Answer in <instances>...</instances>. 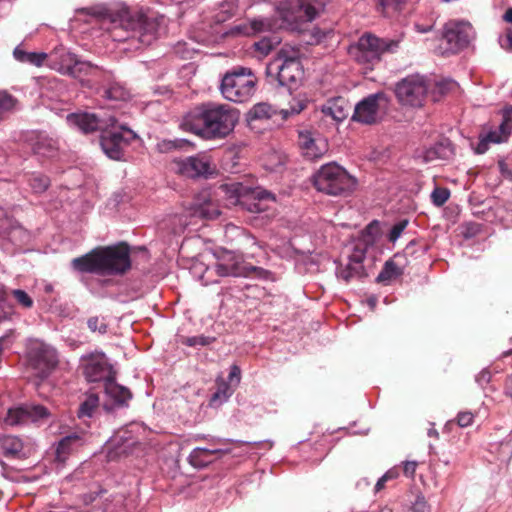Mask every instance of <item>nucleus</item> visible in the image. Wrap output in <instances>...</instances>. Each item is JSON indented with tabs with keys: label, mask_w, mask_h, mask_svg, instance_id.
<instances>
[{
	"label": "nucleus",
	"mask_w": 512,
	"mask_h": 512,
	"mask_svg": "<svg viewBox=\"0 0 512 512\" xmlns=\"http://www.w3.org/2000/svg\"><path fill=\"white\" fill-rule=\"evenodd\" d=\"M238 119L237 110L229 105L208 102L189 111L181 127L204 139H222L233 131Z\"/></svg>",
	"instance_id": "1"
},
{
	"label": "nucleus",
	"mask_w": 512,
	"mask_h": 512,
	"mask_svg": "<svg viewBox=\"0 0 512 512\" xmlns=\"http://www.w3.org/2000/svg\"><path fill=\"white\" fill-rule=\"evenodd\" d=\"M327 0H285L278 7L280 23L270 18L253 19L250 22L252 33L274 31L285 28L301 31L302 25L312 22L325 8Z\"/></svg>",
	"instance_id": "2"
},
{
	"label": "nucleus",
	"mask_w": 512,
	"mask_h": 512,
	"mask_svg": "<svg viewBox=\"0 0 512 512\" xmlns=\"http://www.w3.org/2000/svg\"><path fill=\"white\" fill-rule=\"evenodd\" d=\"M71 265L81 273L123 275L131 268L130 249L126 243L96 247L89 253L74 258Z\"/></svg>",
	"instance_id": "3"
},
{
	"label": "nucleus",
	"mask_w": 512,
	"mask_h": 512,
	"mask_svg": "<svg viewBox=\"0 0 512 512\" xmlns=\"http://www.w3.org/2000/svg\"><path fill=\"white\" fill-rule=\"evenodd\" d=\"M301 52L293 47H282L267 65V75L275 77L278 84L289 92L300 85L304 70L300 61Z\"/></svg>",
	"instance_id": "4"
},
{
	"label": "nucleus",
	"mask_w": 512,
	"mask_h": 512,
	"mask_svg": "<svg viewBox=\"0 0 512 512\" xmlns=\"http://www.w3.org/2000/svg\"><path fill=\"white\" fill-rule=\"evenodd\" d=\"M317 191L329 196L346 197L356 188L357 180L337 162H327L313 175Z\"/></svg>",
	"instance_id": "5"
},
{
	"label": "nucleus",
	"mask_w": 512,
	"mask_h": 512,
	"mask_svg": "<svg viewBox=\"0 0 512 512\" xmlns=\"http://www.w3.org/2000/svg\"><path fill=\"white\" fill-rule=\"evenodd\" d=\"M400 39L379 38L372 34L362 35L349 49L350 55L363 66L365 73L379 64L386 52L394 53L399 48Z\"/></svg>",
	"instance_id": "6"
},
{
	"label": "nucleus",
	"mask_w": 512,
	"mask_h": 512,
	"mask_svg": "<svg viewBox=\"0 0 512 512\" xmlns=\"http://www.w3.org/2000/svg\"><path fill=\"white\" fill-rule=\"evenodd\" d=\"M256 85L257 77L253 71L250 68L238 66L223 76L220 91L225 99L244 103L253 97Z\"/></svg>",
	"instance_id": "7"
},
{
	"label": "nucleus",
	"mask_w": 512,
	"mask_h": 512,
	"mask_svg": "<svg viewBox=\"0 0 512 512\" xmlns=\"http://www.w3.org/2000/svg\"><path fill=\"white\" fill-rule=\"evenodd\" d=\"M476 33L472 25L465 21H450L445 24L441 44V55L456 54L470 46Z\"/></svg>",
	"instance_id": "8"
},
{
	"label": "nucleus",
	"mask_w": 512,
	"mask_h": 512,
	"mask_svg": "<svg viewBox=\"0 0 512 512\" xmlns=\"http://www.w3.org/2000/svg\"><path fill=\"white\" fill-rule=\"evenodd\" d=\"M27 362L34 374L43 379L57 366V353L52 347L36 341L28 348Z\"/></svg>",
	"instance_id": "9"
},
{
	"label": "nucleus",
	"mask_w": 512,
	"mask_h": 512,
	"mask_svg": "<svg viewBox=\"0 0 512 512\" xmlns=\"http://www.w3.org/2000/svg\"><path fill=\"white\" fill-rule=\"evenodd\" d=\"M428 86L424 77L410 75L396 84L395 94L403 105L420 107L426 97Z\"/></svg>",
	"instance_id": "10"
},
{
	"label": "nucleus",
	"mask_w": 512,
	"mask_h": 512,
	"mask_svg": "<svg viewBox=\"0 0 512 512\" xmlns=\"http://www.w3.org/2000/svg\"><path fill=\"white\" fill-rule=\"evenodd\" d=\"M137 134L126 126L120 130L104 131L100 136V146L111 160H120L123 150L137 138Z\"/></svg>",
	"instance_id": "11"
},
{
	"label": "nucleus",
	"mask_w": 512,
	"mask_h": 512,
	"mask_svg": "<svg viewBox=\"0 0 512 512\" xmlns=\"http://www.w3.org/2000/svg\"><path fill=\"white\" fill-rule=\"evenodd\" d=\"M130 20H132V13L126 8L118 11L105 10L102 25L109 24L106 30L114 41L136 40V36H133V25H127Z\"/></svg>",
	"instance_id": "12"
},
{
	"label": "nucleus",
	"mask_w": 512,
	"mask_h": 512,
	"mask_svg": "<svg viewBox=\"0 0 512 512\" xmlns=\"http://www.w3.org/2000/svg\"><path fill=\"white\" fill-rule=\"evenodd\" d=\"M215 272L221 277H248L253 272H258L259 274L267 273V271L262 268L246 263L241 256L230 251H224L218 257Z\"/></svg>",
	"instance_id": "13"
},
{
	"label": "nucleus",
	"mask_w": 512,
	"mask_h": 512,
	"mask_svg": "<svg viewBox=\"0 0 512 512\" xmlns=\"http://www.w3.org/2000/svg\"><path fill=\"white\" fill-rule=\"evenodd\" d=\"M502 121L500 125L494 129L481 134L477 143L472 147L478 155L484 154L490 143L499 144L505 142L512 132V105H507L501 110Z\"/></svg>",
	"instance_id": "14"
},
{
	"label": "nucleus",
	"mask_w": 512,
	"mask_h": 512,
	"mask_svg": "<svg viewBox=\"0 0 512 512\" xmlns=\"http://www.w3.org/2000/svg\"><path fill=\"white\" fill-rule=\"evenodd\" d=\"M387 104L388 97L384 92L370 94L354 107L352 119L363 124H373L377 120L380 107Z\"/></svg>",
	"instance_id": "15"
},
{
	"label": "nucleus",
	"mask_w": 512,
	"mask_h": 512,
	"mask_svg": "<svg viewBox=\"0 0 512 512\" xmlns=\"http://www.w3.org/2000/svg\"><path fill=\"white\" fill-rule=\"evenodd\" d=\"M160 20L158 18H149L143 14H132V20L127 25H133V36L141 45H150L158 35L160 28Z\"/></svg>",
	"instance_id": "16"
},
{
	"label": "nucleus",
	"mask_w": 512,
	"mask_h": 512,
	"mask_svg": "<svg viewBox=\"0 0 512 512\" xmlns=\"http://www.w3.org/2000/svg\"><path fill=\"white\" fill-rule=\"evenodd\" d=\"M84 375L89 382H106L116 377V372L108 363L104 353L91 355L84 364Z\"/></svg>",
	"instance_id": "17"
},
{
	"label": "nucleus",
	"mask_w": 512,
	"mask_h": 512,
	"mask_svg": "<svg viewBox=\"0 0 512 512\" xmlns=\"http://www.w3.org/2000/svg\"><path fill=\"white\" fill-rule=\"evenodd\" d=\"M366 257V245H355L352 253L349 255L348 263L340 265L337 268L338 278L349 282L352 279H361L367 276L363 261Z\"/></svg>",
	"instance_id": "18"
},
{
	"label": "nucleus",
	"mask_w": 512,
	"mask_h": 512,
	"mask_svg": "<svg viewBox=\"0 0 512 512\" xmlns=\"http://www.w3.org/2000/svg\"><path fill=\"white\" fill-rule=\"evenodd\" d=\"M60 71L74 78L87 75L99 76L102 73L98 66L78 59L77 55L73 53H66L63 56Z\"/></svg>",
	"instance_id": "19"
},
{
	"label": "nucleus",
	"mask_w": 512,
	"mask_h": 512,
	"mask_svg": "<svg viewBox=\"0 0 512 512\" xmlns=\"http://www.w3.org/2000/svg\"><path fill=\"white\" fill-rule=\"evenodd\" d=\"M298 145L307 160L321 158L328 150L326 140L320 136H313L309 131L299 132Z\"/></svg>",
	"instance_id": "20"
},
{
	"label": "nucleus",
	"mask_w": 512,
	"mask_h": 512,
	"mask_svg": "<svg viewBox=\"0 0 512 512\" xmlns=\"http://www.w3.org/2000/svg\"><path fill=\"white\" fill-rule=\"evenodd\" d=\"M67 123L84 134L102 130L106 123L95 113L79 112L67 115Z\"/></svg>",
	"instance_id": "21"
},
{
	"label": "nucleus",
	"mask_w": 512,
	"mask_h": 512,
	"mask_svg": "<svg viewBox=\"0 0 512 512\" xmlns=\"http://www.w3.org/2000/svg\"><path fill=\"white\" fill-rule=\"evenodd\" d=\"M229 443H223L220 448H200L193 449L190 453L188 460L189 463L196 467L202 468L210 464L214 459L221 458L222 456L231 452V448L227 447Z\"/></svg>",
	"instance_id": "22"
},
{
	"label": "nucleus",
	"mask_w": 512,
	"mask_h": 512,
	"mask_svg": "<svg viewBox=\"0 0 512 512\" xmlns=\"http://www.w3.org/2000/svg\"><path fill=\"white\" fill-rule=\"evenodd\" d=\"M85 436L84 431H75L63 437L57 444L55 460L59 463H65L73 452L84 445Z\"/></svg>",
	"instance_id": "23"
},
{
	"label": "nucleus",
	"mask_w": 512,
	"mask_h": 512,
	"mask_svg": "<svg viewBox=\"0 0 512 512\" xmlns=\"http://www.w3.org/2000/svg\"><path fill=\"white\" fill-rule=\"evenodd\" d=\"M250 188L240 182L225 183L218 187L217 195L222 197L226 207L241 205Z\"/></svg>",
	"instance_id": "24"
},
{
	"label": "nucleus",
	"mask_w": 512,
	"mask_h": 512,
	"mask_svg": "<svg viewBox=\"0 0 512 512\" xmlns=\"http://www.w3.org/2000/svg\"><path fill=\"white\" fill-rule=\"evenodd\" d=\"M177 172L192 179H208L217 174V169L211 162H176Z\"/></svg>",
	"instance_id": "25"
},
{
	"label": "nucleus",
	"mask_w": 512,
	"mask_h": 512,
	"mask_svg": "<svg viewBox=\"0 0 512 512\" xmlns=\"http://www.w3.org/2000/svg\"><path fill=\"white\" fill-rule=\"evenodd\" d=\"M104 83L101 86L102 96L112 101H126L130 98L129 91L120 82L116 81L111 74L104 73Z\"/></svg>",
	"instance_id": "26"
},
{
	"label": "nucleus",
	"mask_w": 512,
	"mask_h": 512,
	"mask_svg": "<svg viewBox=\"0 0 512 512\" xmlns=\"http://www.w3.org/2000/svg\"><path fill=\"white\" fill-rule=\"evenodd\" d=\"M274 201V198L267 191L258 188H250L247 198L243 200L241 206L252 213H260L267 210L266 202Z\"/></svg>",
	"instance_id": "27"
},
{
	"label": "nucleus",
	"mask_w": 512,
	"mask_h": 512,
	"mask_svg": "<svg viewBox=\"0 0 512 512\" xmlns=\"http://www.w3.org/2000/svg\"><path fill=\"white\" fill-rule=\"evenodd\" d=\"M0 451L8 459H23L26 457L24 442L15 435L0 436Z\"/></svg>",
	"instance_id": "28"
},
{
	"label": "nucleus",
	"mask_w": 512,
	"mask_h": 512,
	"mask_svg": "<svg viewBox=\"0 0 512 512\" xmlns=\"http://www.w3.org/2000/svg\"><path fill=\"white\" fill-rule=\"evenodd\" d=\"M455 156L454 147L448 138H442L423 152L422 160H450Z\"/></svg>",
	"instance_id": "29"
},
{
	"label": "nucleus",
	"mask_w": 512,
	"mask_h": 512,
	"mask_svg": "<svg viewBox=\"0 0 512 512\" xmlns=\"http://www.w3.org/2000/svg\"><path fill=\"white\" fill-rule=\"evenodd\" d=\"M350 108V104L346 99L336 97L328 100L321 110L324 115L331 117L337 122H341L347 118Z\"/></svg>",
	"instance_id": "30"
},
{
	"label": "nucleus",
	"mask_w": 512,
	"mask_h": 512,
	"mask_svg": "<svg viewBox=\"0 0 512 512\" xmlns=\"http://www.w3.org/2000/svg\"><path fill=\"white\" fill-rule=\"evenodd\" d=\"M192 215L204 219H215L220 215V211L218 205L209 198V194L204 192L194 203Z\"/></svg>",
	"instance_id": "31"
},
{
	"label": "nucleus",
	"mask_w": 512,
	"mask_h": 512,
	"mask_svg": "<svg viewBox=\"0 0 512 512\" xmlns=\"http://www.w3.org/2000/svg\"><path fill=\"white\" fill-rule=\"evenodd\" d=\"M155 150L160 154L173 155L177 152L192 151L193 145L190 141L182 138L161 139L155 144Z\"/></svg>",
	"instance_id": "32"
},
{
	"label": "nucleus",
	"mask_w": 512,
	"mask_h": 512,
	"mask_svg": "<svg viewBox=\"0 0 512 512\" xmlns=\"http://www.w3.org/2000/svg\"><path fill=\"white\" fill-rule=\"evenodd\" d=\"M104 388L106 394L113 399L118 406H127L128 401L133 396L127 387L116 382V377L106 382Z\"/></svg>",
	"instance_id": "33"
},
{
	"label": "nucleus",
	"mask_w": 512,
	"mask_h": 512,
	"mask_svg": "<svg viewBox=\"0 0 512 512\" xmlns=\"http://www.w3.org/2000/svg\"><path fill=\"white\" fill-rule=\"evenodd\" d=\"M36 156L52 159L56 156L57 143L50 138H39L32 147Z\"/></svg>",
	"instance_id": "34"
},
{
	"label": "nucleus",
	"mask_w": 512,
	"mask_h": 512,
	"mask_svg": "<svg viewBox=\"0 0 512 512\" xmlns=\"http://www.w3.org/2000/svg\"><path fill=\"white\" fill-rule=\"evenodd\" d=\"M14 58L21 63H28L34 66H41L47 57L46 53L26 52L20 46L13 51Z\"/></svg>",
	"instance_id": "35"
},
{
	"label": "nucleus",
	"mask_w": 512,
	"mask_h": 512,
	"mask_svg": "<svg viewBox=\"0 0 512 512\" xmlns=\"http://www.w3.org/2000/svg\"><path fill=\"white\" fill-rule=\"evenodd\" d=\"M403 274L402 269L392 260L385 262L381 272L377 276L378 283L389 284Z\"/></svg>",
	"instance_id": "36"
},
{
	"label": "nucleus",
	"mask_w": 512,
	"mask_h": 512,
	"mask_svg": "<svg viewBox=\"0 0 512 512\" xmlns=\"http://www.w3.org/2000/svg\"><path fill=\"white\" fill-rule=\"evenodd\" d=\"M99 406V397L97 394L91 393L80 404L77 415L79 418L91 417Z\"/></svg>",
	"instance_id": "37"
},
{
	"label": "nucleus",
	"mask_w": 512,
	"mask_h": 512,
	"mask_svg": "<svg viewBox=\"0 0 512 512\" xmlns=\"http://www.w3.org/2000/svg\"><path fill=\"white\" fill-rule=\"evenodd\" d=\"M280 43L278 36L263 37L253 44V47L260 56H266L270 51Z\"/></svg>",
	"instance_id": "38"
},
{
	"label": "nucleus",
	"mask_w": 512,
	"mask_h": 512,
	"mask_svg": "<svg viewBox=\"0 0 512 512\" xmlns=\"http://www.w3.org/2000/svg\"><path fill=\"white\" fill-rule=\"evenodd\" d=\"M27 422V415L24 407H16L8 410L4 423L8 426L21 425Z\"/></svg>",
	"instance_id": "39"
},
{
	"label": "nucleus",
	"mask_w": 512,
	"mask_h": 512,
	"mask_svg": "<svg viewBox=\"0 0 512 512\" xmlns=\"http://www.w3.org/2000/svg\"><path fill=\"white\" fill-rule=\"evenodd\" d=\"M274 110L267 103H258L254 105L248 115L251 120L269 119L272 117Z\"/></svg>",
	"instance_id": "40"
},
{
	"label": "nucleus",
	"mask_w": 512,
	"mask_h": 512,
	"mask_svg": "<svg viewBox=\"0 0 512 512\" xmlns=\"http://www.w3.org/2000/svg\"><path fill=\"white\" fill-rule=\"evenodd\" d=\"M215 340H216L215 337H209V336H204V335L192 336V337H187V336L179 337V342L181 344L189 346V347H194L197 345L208 346L211 343H213Z\"/></svg>",
	"instance_id": "41"
},
{
	"label": "nucleus",
	"mask_w": 512,
	"mask_h": 512,
	"mask_svg": "<svg viewBox=\"0 0 512 512\" xmlns=\"http://www.w3.org/2000/svg\"><path fill=\"white\" fill-rule=\"evenodd\" d=\"M24 410L26 411L27 422H35L41 419H45L49 416V411L42 405L25 406Z\"/></svg>",
	"instance_id": "42"
},
{
	"label": "nucleus",
	"mask_w": 512,
	"mask_h": 512,
	"mask_svg": "<svg viewBox=\"0 0 512 512\" xmlns=\"http://www.w3.org/2000/svg\"><path fill=\"white\" fill-rule=\"evenodd\" d=\"M29 185L35 193H43L50 186V180L47 176L37 174L29 179Z\"/></svg>",
	"instance_id": "43"
},
{
	"label": "nucleus",
	"mask_w": 512,
	"mask_h": 512,
	"mask_svg": "<svg viewBox=\"0 0 512 512\" xmlns=\"http://www.w3.org/2000/svg\"><path fill=\"white\" fill-rule=\"evenodd\" d=\"M17 103V100L7 93L6 91H0V121L4 113L11 111Z\"/></svg>",
	"instance_id": "44"
},
{
	"label": "nucleus",
	"mask_w": 512,
	"mask_h": 512,
	"mask_svg": "<svg viewBox=\"0 0 512 512\" xmlns=\"http://www.w3.org/2000/svg\"><path fill=\"white\" fill-rule=\"evenodd\" d=\"M450 197V191L445 187H436L431 193L432 203L437 206H443Z\"/></svg>",
	"instance_id": "45"
},
{
	"label": "nucleus",
	"mask_w": 512,
	"mask_h": 512,
	"mask_svg": "<svg viewBox=\"0 0 512 512\" xmlns=\"http://www.w3.org/2000/svg\"><path fill=\"white\" fill-rule=\"evenodd\" d=\"M475 415L470 411L459 412L454 420H450L446 426L456 423L461 428H466L473 424Z\"/></svg>",
	"instance_id": "46"
},
{
	"label": "nucleus",
	"mask_w": 512,
	"mask_h": 512,
	"mask_svg": "<svg viewBox=\"0 0 512 512\" xmlns=\"http://www.w3.org/2000/svg\"><path fill=\"white\" fill-rule=\"evenodd\" d=\"M13 307L8 302V296L5 290L0 289V323L8 319L12 314Z\"/></svg>",
	"instance_id": "47"
},
{
	"label": "nucleus",
	"mask_w": 512,
	"mask_h": 512,
	"mask_svg": "<svg viewBox=\"0 0 512 512\" xmlns=\"http://www.w3.org/2000/svg\"><path fill=\"white\" fill-rule=\"evenodd\" d=\"M88 328L92 332L98 331L101 334H104L107 332V324L104 321V319H100L99 317H90L87 321Z\"/></svg>",
	"instance_id": "48"
},
{
	"label": "nucleus",
	"mask_w": 512,
	"mask_h": 512,
	"mask_svg": "<svg viewBox=\"0 0 512 512\" xmlns=\"http://www.w3.org/2000/svg\"><path fill=\"white\" fill-rule=\"evenodd\" d=\"M394 157L393 151L388 147L375 148L368 160H384Z\"/></svg>",
	"instance_id": "49"
},
{
	"label": "nucleus",
	"mask_w": 512,
	"mask_h": 512,
	"mask_svg": "<svg viewBox=\"0 0 512 512\" xmlns=\"http://www.w3.org/2000/svg\"><path fill=\"white\" fill-rule=\"evenodd\" d=\"M406 0H378L383 12L388 15L391 11H396Z\"/></svg>",
	"instance_id": "50"
},
{
	"label": "nucleus",
	"mask_w": 512,
	"mask_h": 512,
	"mask_svg": "<svg viewBox=\"0 0 512 512\" xmlns=\"http://www.w3.org/2000/svg\"><path fill=\"white\" fill-rule=\"evenodd\" d=\"M407 225H408V220H406V219L401 220L398 223H396L395 225H393V227L390 230L388 239L391 242H395L400 237V235L402 234L404 229L407 227Z\"/></svg>",
	"instance_id": "51"
},
{
	"label": "nucleus",
	"mask_w": 512,
	"mask_h": 512,
	"mask_svg": "<svg viewBox=\"0 0 512 512\" xmlns=\"http://www.w3.org/2000/svg\"><path fill=\"white\" fill-rule=\"evenodd\" d=\"M405 512H430V507L423 496H417L415 502Z\"/></svg>",
	"instance_id": "52"
},
{
	"label": "nucleus",
	"mask_w": 512,
	"mask_h": 512,
	"mask_svg": "<svg viewBox=\"0 0 512 512\" xmlns=\"http://www.w3.org/2000/svg\"><path fill=\"white\" fill-rule=\"evenodd\" d=\"M13 296L17 300L19 304H21L25 308H31L33 305L32 298L23 290L17 289L13 290Z\"/></svg>",
	"instance_id": "53"
},
{
	"label": "nucleus",
	"mask_w": 512,
	"mask_h": 512,
	"mask_svg": "<svg viewBox=\"0 0 512 512\" xmlns=\"http://www.w3.org/2000/svg\"><path fill=\"white\" fill-rule=\"evenodd\" d=\"M418 463L416 461H406L403 466V473L408 477H413Z\"/></svg>",
	"instance_id": "54"
},
{
	"label": "nucleus",
	"mask_w": 512,
	"mask_h": 512,
	"mask_svg": "<svg viewBox=\"0 0 512 512\" xmlns=\"http://www.w3.org/2000/svg\"><path fill=\"white\" fill-rule=\"evenodd\" d=\"M498 167H499L501 174L505 178L512 180V171L509 168L508 162H498Z\"/></svg>",
	"instance_id": "55"
},
{
	"label": "nucleus",
	"mask_w": 512,
	"mask_h": 512,
	"mask_svg": "<svg viewBox=\"0 0 512 512\" xmlns=\"http://www.w3.org/2000/svg\"><path fill=\"white\" fill-rule=\"evenodd\" d=\"M477 382L480 383V384H484V383H489L490 380H491V373L488 371V370H482L477 378H476Z\"/></svg>",
	"instance_id": "56"
},
{
	"label": "nucleus",
	"mask_w": 512,
	"mask_h": 512,
	"mask_svg": "<svg viewBox=\"0 0 512 512\" xmlns=\"http://www.w3.org/2000/svg\"><path fill=\"white\" fill-rule=\"evenodd\" d=\"M240 375H241L240 368L236 365H233L231 367V370L229 373V380L231 382H233L235 380L238 383L240 381Z\"/></svg>",
	"instance_id": "57"
},
{
	"label": "nucleus",
	"mask_w": 512,
	"mask_h": 512,
	"mask_svg": "<svg viewBox=\"0 0 512 512\" xmlns=\"http://www.w3.org/2000/svg\"><path fill=\"white\" fill-rule=\"evenodd\" d=\"M504 394L512 399V374L508 375L505 379Z\"/></svg>",
	"instance_id": "58"
},
{
	"label": "nucleus",
	"mask_w": 512,
	"mask_h": 512,
	"mask_svg": "<svg viewBox=\"0 0 512 512\" xmlns=\"http://www.w3.org/2000/svg\"><path fill=\"white\" fill-rule=\"evenodd\" d=\"M504 41L505 42H501V46L506 49L512 50V28L507 29Z\"/></svg>",
	"instance_id": "59"
},
{
	"label": "nucleus",
	"mask_w": 512,
	"mask_h": 512,
	"mask_svg": "<svg viewBox=\"0 0 512 512\" xmlns=\"http://www.w3.org/2000/svg\"><path fill=\"white\" fill-rule=\"evenodd\" d=\"M384 476L387 479V481H392L399 476V471L397 468H391L384 474Z\"/></svg>",
	"instance_id": "60"
},
{
	"label": "nucleus",
	"mask_w": 512,
	"mask_h": 512,
	"mask_svg": "<svg viewBox=\"0 0 512 512\" xmlns=\"http://www.w3.org/2000/svg\"><path fill=\"white\" fill-rule=\"evenodd\" d=\"M387 482H388L387 479L383 475L381 478L378 479L377 483L375 484L374 492L378 493L381 490H383L385 488Z\"/></svg>",
	"instance_id": "61"
},
{
	"label": "nucleus",
	"mask_w": 512,
	"mask_h": 512,
	"mask_svg": "<svg viewBox=\"0 0 512 512\" xmlns=\"http://www.w3.org/2000/svg\"><path fill=\"white\" fill-rule=\"evenodd\" d=\"M97 497H98V493H96V492L85 494L83 496V502L86 505L92 504L96 500Z\"/></svg>",
	"instance_id": "62"
},
{
	"label": "nucleus",
	"mask_w": 512,
	"mask_h": 512,
	"mask_svg": "<svg viewBox=\"0 0 512 512\" xmlns=\"http://www.w3.org/2000/svg\"><path fill=\"white\" fill-rule=\"evenodd\" d=\"M223 8L225 9L226 12L229 13V16H231L234 13L235 5L233 1H227L226 4L223 5Z\"/></svg>",
	"instance_id": "63"
},
{
	"label": "nucleus",
	"mask_w": 512,
	"mask_h": 512,
	"mask_svg": "<svg viewBox=\"0 0 512 512\" xmlns=\"http://www.w3.org/2000/svg\"><path fill=\"white\" fill-rule=\"evenodd\" d=\"M503 20L508 22V23H512V8H508L504 15H503Z\"/></svg>",
	"instance_id": "64"
}]
</instances>
